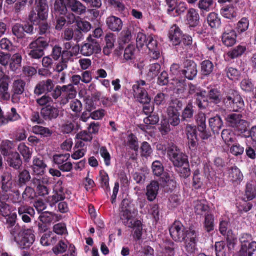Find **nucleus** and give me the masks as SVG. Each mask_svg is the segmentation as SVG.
<instances>
[{
	"label": "nucleus",
	"instance_id": "nucleus-5",
	"mask_svg": "<svg viewBox=\"0 0 256 256\" xmlns=\"http://www.w3.org/2000/svg\"><path fill=\"white\" fill-rule=\"evenodd\" d=\"M241 114H231L227 116L226 120L228 125L234 128L239 134H244L246 132V126H248L247 121L242 120Z\"/></svg>",
	"mask_w": 256,
	"mask_h": 256
},
{
	"label": "nucleus",
	"instance_id": "nucleus-59",
	"mask_svg": "<svg viewBox=\"0 0 256 256\" xmlns=\"http://www.w3.org/2000/svg\"><path fill=\"white\" fill-rule=\"evenodd\" d=\"M80 50V46L74 47L72 50H64L62 53V60L68 64L74 56H76L78 54Z\"/></svg>",
	"mask_w": 256,
	"mask_h": 256
},
{
	"label": "nucleus",
	"instance_id": "nucleus-51",
	"mask_svg": "<svg viewBox=\"0 0 256 256\" xmlns=\"http://www.w3.org/2000/svg\"><path fill=\"white\" fill-rule=\"evenodd\" d=\"M222 138L228 146H230L232 143L236 142V140L235 134L230 130H223L222 132Z\"/></svg>",
	"mask_w": 256,
	"mask_h": 256
},
{
	"label": "nucleus",
	"instance_id": "nucleus-9",
	"mask_svg": "<svg viewBox=\"0 0 256 256\" xmlns=\"http://www.w3.org/2000/svg\"><path fill=\"white\" fill-rule=\"evenodd\" d=\"M196 127L192 124H187L185 129V133L188 140V146L192 151L197 150L198 145Z\"/></svg>",
	"mask_w": 256,
	"mask_h": 256
},
{
	"label": "nucleus",
	"instance_id": "nucleus-16",
	"mask_svg": "<svg viewBox=\"0 0 256 256\" xmlns=\"http://www.w3.org/2000/svg\"><path fill=\"white\" fill-rule=\"evenodd\" d=\"M193 206L196 216H205L212 213L208 202L206 200H200L194 201Z\"/></svg>",
	"mask_w": 256,
	"mask_h": 256
},
{
	"label": "nucleus",
	"instance_id": "nucleus-14",
	"mask_svg": "<svg viewBox=\"0 0 256 256\" xmlns=\"http://www.w3.org/2000/svg\"><path fill=\"white\" fill-rule=\"evenodd\" d=\"M236 31L230 25L226 26L222 36L223 44L226 47H232L236 44Z\"/></svg>",
	"mask_w": 256,
	"mask_h": 256
},
{
	"label": "nucleus",
	"instance_id": "nucleus-3",
	"mask_svg": "<svg viewBox=\"0 0 256 256\" xmlns=\"http://www.w3.org/2000/svg\"><path fill=\"white\" fill-rule=\"evenodd\" d=\"M168 158L174 168L180 166L181 164L188 160V156L174 144H170L166 148Z\"/></svg>",
	"mask_w": 256,
	"mask_h": 256
},
{
	"label": "nucleus",
	"instance_id": "nucleus-29",
	"mask_svg": "<svg viewBox=\"0 0 256 256\" xmlns=\"http://www.w3.org/2000/svg\"><path fill=\"white\" fill-rule=\"evenodd\" d=\"M159 188V184L156 181H152L147 186L146 196L148 201L153 202L156 200L158 194Z\"/></svg>",
	"mask_w": 256,
	"mask_h": 256
},
{
	"label": "nucleus",
	"instance_id": "nucleus-18",
	"mask_svg": "<svg viewBox=\"0 0 256 256\" xmlns=\"http://www.w3.org/2000/svg\"><path fill=\"white\" fill-rule=\"evenodd\" d=\"M184 32L176 24L173 25L168 31V38L173 46H177L182 43Z\"/></svg>",
	"mask_w": 256,
	"mask_h": 256
},
{
	"label": "nucleus",
	"instance_id": "nucleus-49",
	"mask_svg": "<svg viewBox=\"0 0 256 256\" xmlns=\"http://www.w3.org/2000/svg\"><path fill=\"white\" fill-rule=\"evenodd\" d=\"M204 217V220L203 222V226L205 231L207 232H210L214 228V216L212 213L207 214Z\"/></svg>",
	"mask_w": 256,
	"mask_h": 256
},
{
	"label": "nucleus",
	"instance_id": "nucleus-56",
	"mask_svg": "<svg viewBox=\"0 0 256 256\" xmlns=\"http://www.w3.org/2000/svg\"><path fill=\"white\" fill-rule=\"evenodd\" d=\"M62 96H68L69 98H74L76 96L77 92L72 84L60 86Z\"/></svg>",
	"mask_w": 256,
	"mask_h": 256
},
{
	"label": "nucleus",
	"instance_id": "nucleus-39",
	"mask_svg": "<svg viewBox=\"0 0 256 256\" xmlns=\"http://www.w3.org/2000/svg\"><path fill=\"white\" fill-rule=\"evenodd\" d=\"M238 256H256V242H251L241 248Z\"/></svg>",
	"mask_w": 256,
	"mask_h": 256
},
{
	"label": "nucleus",
	"instance_id": "nucleus-30",
	"mask_svg": "<svg viewBox=\"0 0 256 256\" xmlns=\"http://www.w3.org/2000/svg\"><path fill=\"white\" fill-rule=\"evenodd\" d=\"M206 94V90H202L196 95H194L195 104L200 110H206L210 104Z\"/></svg>",
	"mask_w": 256,
	"mask_h": 256
},
{
	"label": "nucleus",
	"instance_id": "nucleus-63",
	"mask_svg": "<svg viewBox=\"0 0 256 256\" xmlns=\"http://www.w3.org/2000/svg\"><path fill=\"white\" fill-rule=\"evenodd\" d=\"M250 25V21L248 18H242L237 24L236 28V32H238L239 34H242L246 32Z\"/></svg>",
	"mask_w": 256,
	"mask_h": 256
},
{
	"label": "nucleus",
	"instance_id": "nucleus-33",
	"mask_svg": "<svg viewBox=\"0 0 256 256\" xmlns=\"http://www.w3.org/2000/svg\"><path fill=\"white\" fill-rule=\"evenodd\" d=\"M209 126L214 134H219L224 124L221 117L216 115L211 118L208 120Z\"/></svg>",
	"mask_w": 256,
	"mask_h": 256
},
{
	"label": "nucleus",
	"instance_id": "nucleus-1",
	"mask_svg": "<svg viewBox=\"0 0 256 256\" xmlns=\"http://www.w3.org/2000/svg\"><path fill=\"white\" fill-rule=\"evenodd\" d=\"M36 11L32 12L29 15L28 20L31 24L35 25H39L40 34H46L50 28V26L46 22H42L46 19L48 16V6L46 0H36Z\"/></svg>",
	"mask_w": 256,
	"mask_h": 256
},
{
	"label": "nucleus",
	"instance_id": "nucleus-6",
	"mask_svg": "<svg viewBox=\"0 0 256 256\" xmlns=\"http://www.w3.org/2000/svg\"><path fill=\"white\" fill-rule=\"evenodd\" d=\"M145 86H146V82L140 80L138 81L132 86L135 99L142 104H148L151 101V98L144 87Z\"/></svg>",
	"mask_w": 256,
	"mask_h": 256
},
{
	"label": "nucleus",
	"instance_id": "nucleus-7",
	"mask_svg": "<svg viewBox=\"0 0 256 256\" xmlns=\"http://www.w3.org/2000/svg\"><path fill=\"white\" fill-rule=\"evenodd\" d=\"M88 42L84 44L80 48V52L82 55L89 56L94 54H99L101 52V48L99 42L94 39L92 36L87 38Z\"/></svg>",
	"mask_w": 256,
	"mask_h": 256
},
{
	"label": "nucleus",
	"instance_id": "nucleus-58",
	"mask_svg": "<svg viewBox=\"0 0 256 256\" xmlns=\"http://www.w3.org/2000/svg\"><path fill=\"white\" fill-rule=\"evenodd\" d=\"M198 232L196 230L194 226H190L186 228L184 234V241H196L198 240Z\"/></svg>",
	"mask_w": 256,
	"mask_h": 256
},
{
	"label": "nucleus",
	"instance_id": "nucleus-22",
	"mask_svg": "<svg viewBox=\"0 0 256 256\" xmlns=\"http://www.w3.org/2000/svg\"><path fill=\"white\" fill-rule=\"evenodd\" d=\"M18 213L24 222L30 223L32 222V218L34 217L35 210L31 206H21L18 208Z\"/></svg>",
	"mask_w": 256,
	"mask_h": 256
},
{
	"label": "nucleus",
	"instance_id": "nucleus-24",
	"mask_svg": "<svg viewBox=\"0 0 256 256\" xmlns=\"http://www.w3.org/2000/svg\"><path fill=\"white\" fill-rule=\"evenodd\" d=\"M50 42V39L48 38L39 37L36 40L32 42L29 45V48L31 50H41L44 52Z\"/></svg>",
	"mask_w": 256,
	"mask_h": 256
},
{
	"label": "nucleus",
	"instance_id": "nucleus-32",
	"mask_svg": "<svg viewBox=\"0 0 256 256\" xmlns=\"http://www.w3.org/2000/svg\"><path fill=\"white\" fill-rule=\"evenodd\" d=\"M68 9L75 14L81 15L86 12V7L76 0H67Z\"/></svg>",
	"mask_w": 256,
	"mask_h": 256
},
{
	"label": "nucleus",
	"instance_id": "nucleus-26",
	"mask_svg": "<svg viewBox=\"0 0 256 256\" xmlns=\"http://www.w3.org/2000/svg\"><path fill=\"white\" fill-rule=\"evenodd\" d=\"M187 24L190 27L195 28L200 24V16L198 10L194 8H190L186 16Z\"/></svg>",
	"mask_w": 256,
	"mask_h": 256
},
{
	"label": "nucleus",
	"instance_id": "nucleus-20",
	"mask_svg": "<svg viewBox=\"0 0 256 256\" xmlns=\"http://www.w3.org/2000/svg\"><path fill=\"white\" fill-rule=\"evenodd\" d=\"M160 253L163 256H176L178 246L170 240H166L160 245Z\"/></svg>",
	"mask_w": 256,
	"mask_h": 256
},
{
	"label": "nucleus",
	"instance_id": "nucleus-12",
	"mask_svg": "<svg viewBox=\"0 0 256 256\" xmlns=\"http://www.w3.org/2000/svg\"><path fill=\"white\" fill-rule=\"evenodd\" d=\"M33 24L28 22L22 24H16L12 28V32L18 39H22L26 36V33L32 34H34Z\"/></svg>",
	"mask_w": 256,
	"mask_h": 256
},
{
	"label": "nucleus",
	"instance_id": "nucleus-17",
	"mask_svg": "<svg viewBox=\"0 0 256 256\" xmlns=\"http://www.w3.org/2000/svg\"><path fill=\"white\" fill-rule=\"evenodd\" d=\"M17 214L13 212L8 216L4 218L2 222L6 225L7 229L9 230L12 236L16 235V233L20 231L21 226L16 224Z\"/></svg>",
	"mask_w": 256,
	"mask_h": 256
},
{
	"label": "nucleus",
	"instance_id": "nucleus-27",
	"mask_svg": "<svg viewBox=\"0 0 256 256\" xmlns=\"http://www.w3.org/2000/svg\"><path fill=\"white\" fill-rule=\"evenodd\" d=\"M106 24L108 28L114 32L120 31L123 26L121 19L115 16L108 17L106 20Z\"/></svg>",
	"mask_w": 256,
	"mask_h": 256
},
{
	"label": "nucleus",
	"instance_id": "nucleus-42",
	"mask_svg": "<svg viewBox=\"0 0 256 256\" xmlns=\"http://www.w3.org/2000/svg\"><path fill=\"white\" fill-rule=\"evenodd\" d=\"M175 170L181 178L186 179L191 174L188 160L181 164L180 166L176 167Z\"/></svg>",
	"mask_w": 256,
	"mask_h": 256
},
{
	"label": "nucleus",
	"instance_id": "nucleus-23",
	"mask_svg": "<svg viewBox=\"0 0 256 256\" xmlns=\"http://www.w3.org/2000/svg\"><path fill=\"white\" fill-rule=\"evenodd\" d=\"M8 166L11 169L20 170L22 167V160L18 152H12L7 158Z\"/></svg>",
	"mask_w": 256,
	"mask_h": 256
},
{
	"label": "nucleus",
	"instance_id": "nucleus-46",
	"mask_svg": "<svg viewBox=\"0 0 256 256\" xmlns=\"http://www.w3.org/2000/svg\"><path fill=\"white\" fill-rule=\"evenodd\" d=\"M99 181L100 186L104 190L106 194L110 191L109 184L110 178L108 173L104 170H100L99 174Z\"/></svg>",
	"mask_w": 256,
	"mask_h": 256
},
{
	"label": "nucleus",
	"instance_id": "nucleus-31",
	"mask_svg": "<svg viewBox=\"0 0 256 256\" xmlns=\"http://www.w3.org/2000/svg\"><path fill=\"white\" fill-rule=\"evenodd\" d=\"M216 3L214 0H200L198 2L197 6L200 9V14L202 15L212 11L216 7Z\"/></svg>",
	"mask_w": 256,
	"mask_h": 256
},
{
	"label": "nucleus",
	"instance_id": "nucleus-19",
	"mask_svg": "<svg viewBox=\"0 0 256 256\" xmlns=\"http://www.w3.org/2000/svg\"><path fill=\"white\" fill-rule=\"evenodd\" d=\"M62 184V181L58 180L55 185L54 189V194L50 198L52 205H54L66 198V194L64 192V188Z\"/></svg>",
	"mask_w": 256,
	"mask_h": 256
},
{
	"label": "nucleus",
	"instance_id": "nucleus-62",
	"mask_svg": "<svg viewBox=\"0 0 256 256\" xmlns=\"http://www.w3.org/2000/svg\"><path fill=\"white\" fill-rule=\"evenodd\" d=\"M136 215V212L134 211L120 210V218L125 226H128L129 222L132 219L134 216Z\"/></svg>",
	"mask_w": 256,
	"mask_h": 256
},
{
	"label": "nucleus",
	"instance_id": "nucleus-40",
	"mask_svg": "<svg viewBox=\"0 0 256 256\" xmlns=\"http://www.w3.org/2000/svg\"><path fill=\"white\" fill-rule=\"evenodd\" d=\"M214 64L210 60H205L200 64V73L204 77L210 76L214 70Z\"/></svg>",
	"mask_w": 256,
	"mask_h": 256
},
{
	"label": "nucleus",
	"instance_id": "nucleus-37",
	"mask_svg": "<svg viewBox=\"0 0 256 256\" xmlns=\"http://www.w3.org/2000/svg\"><path fill=\"white\" fill-rule=\"evenodd\" d=\"M12 180L11 174L3 173L1 176V188L3 192H7L12 188Z\"/></svg>",
	"mask_w": 256,
	"mask_h": 256
},
{
	"label": "nucleus",
	"instance_id": "nucleus-11",
	"mask_svg": "<svg viewBox=\"0 0 256 256\" xmlns=\"http://www.w3.org/2000/svg\"><path fill=\"white\" fill-rule=\"evenodd\" d=\"M60 108L56 105L49 104L40 110V115L46 121H52L57 119L60 114Z\"/></svg>",
	"mask_w": 256,
	"mask_h": 256
},
{
	"label": "nucleus",
	"instance_id": "nucleus-21",
	"mask_svg": "<svg viewBox=\"0 0 256 256\" xmlns=\"http://www.w3.org/2000/svg\"><path fill=\"white\" fill-rule=\"evenodd\" d=\"M206 96L210 104L218 105L221 102L223 103V96H222L221 92L215 86L208 88Z\"/></svg>",
	"mask_w": 256,
	"mask_h": 256
},
{
	"label": "nucleus",
	"instance_id": "nucleus-45",
	"mask_svg": "<svg viewBox=\"0 0 256 256\" xmlns=\"http://www.w3.org/2000/svg\"><path fill=\"white\" fill-rule=\"evenodd\" d=\"M236 10V8L232 5H230L221 8L220 14L224 18L232 20L237 16Z\"/></svg>",
	"mask_w": 256,
	"mask_h": 256
},
{
	"label": "nucleus",
	"instance_id": "nucleus-35",
	"mask_svg": "<svg viewBox=\"0 0 256 256\" xmlns=\"http://www.w3.org/2000/svg\"><path fill=\"white\" fill-rule=\"evenodd\" d=\"M46 167L47 166L43 160L40 158H34L32 169L36 175L42 176L44 174Z\"/></svg>",
	"mask_w": 256,
	"mask_h": 256
},
{
	"label": "nucleus",
	"instance_id": "nucleus-54",
	"mask_svg": "<svg viewBox=\"0 0 256 256\" xmlns=\"http://www.w3.org/2000/svg\"><path fill=\"white\" fill-rule=\"evenodd\" d=\"M230 178L233 183H240L244 178V176L240 170L236 166L232 168L230 172Z\"/></svg>",
	"mask_w": 256,
	"mask_h": 256
},
{
	"label": "nucleus",
	"instance_id": "nucleus-15",
	"mask_svg": "<svg viewBox=\"0 0 256 256\" xmlns=\"http://www.w3.org/2000/svg\"><path fill=\"white\" fill-rule=\"evenodd\" d=\"M181 74L190 80H194L198 74L197 64L193 60H187L184 62V69Z\"/></svg>",
	"mask_w": 256,
	"mask_h": 256
},
{
	"label": "nucleus",
	"instance_id": "nucleus-60",
	"mask_svg": "<svg viewBox=\"0 0 256 256\" xmlns=\"http://www.w3.org/2000/svg\"><path fill=\"white\" fill-rule=\"evenodd\" d=\"M246 51V47L238 46L229 51L227 55L231 59H235L241 56Z\"/></svg>",
	"mask_w": 256,
	"mask_h": 256
},
{
	"label": "nucleus",
	"instance_id": "nucleus-44",
	"mask_svg": "<svg viewBox=\"0 0 256 256\" xmlns=\"http://www.w3.org/2000/svg\"><path fill=\"white\" fill-rule=\"evenodd\" d=\"M233 244L230 241L228 240V246L224 242L222 241L216 242L215 244V250L216 256H226L227 248H230V246Z\"/></svg>",
	"mask_w": 256,
	"mask_h": 256
},
{
	"label": "nucleus",
	"instance_id": "nucleus-4",
	"mask_svg": "<svg viewBox=\"0 0 256 256\" xmlns=\"http://www.w3.org/2000/svg\"><path fill=\"white\" fill-rule=\"evenodd\" d=\"M12 236L14 241L22 249L29 248L35 241V236L30 229L23 230L20 228V231Z\"/></svg>",
	"mask_w": 256,
	"mask_h": 256
},
{
	"label": "nucleus",
	"instance_id": "nucleus-34",
	"mask_svg": "<svg viewBox=\"0 0 256 256\" xmlns=\"http://www.w3.org/2000/svg\"><path fill=\"white\" fill-rule=\"evenodd\" d=\"M206 22L212 29L217 30L222 25L221 18L218 14L212 12L210 13L206 18Z\"/></svg>",
	"mask_w": 256,
	"mask_h": 256
},
{
	"label": "nucleus",
	"instance_id": "nucleus-48",
	"mask_svg": "<svg viewBox=\"0 0 256 256\" xmlns=\"http://www.w3.org/2000/svg\"><path fill=\"white\" fill-rule=\"evenodd\" d=\"M20 119H21V116L18 114L16 108H12L11 112L8 113L6 117L4 116L0 126L8 124L9 122H15Z\"/></svg>",
	"mask_w": 256,
	"mask_h": 256
},
{
	"label": "nucleus",
	"instance_id": "nucleus-55",
	"mask_svg": "<svg viewBox=\"0 0 256 256\" xmlns=\"http://www.w3.org/2000/svg\"><path fill=\"white\" fill-rule=\"evenodd\" d=\"M9 80H4L0 84V100H8L10 95L8 92Z\"/></svg>",
	"mask_w": 256,
	"mask_h": 256
},
{
	"label": "nucleus",
	"instance_id": "nucleus-2",
	"mask_svg": "<svg viewBox=\"0 0 256 256\" xmlns=\"http://www.w3.org/2000/svg\"><path fill=\"white\" fill-rule=\"evenodd\" d=\"M223 106L230 111L241 112L244 108V102L242 96L237 92L226 94L223 96Z\"/></svg>",
	"mask_w": 256,
	"mask_h": 256
},
{
	"label": "nucleus",
	"instance_id": "nucleus-52",
	"mask_svg": "<svg viewBox=\"0 0 256 256\" xmlns=\"http://www.w3.org/2000/svg\"><path fill=\"white\" fill-rule=\"evenodd\" d=\"M167 114L168 116V122L170 125L173 126H176L179 125L181 122V119H180V112L167 109Z\"/></svg>",
	"mask_w": 256,
	"mask_h": 256
},
{
	"label": "nucleus",
	"instance_id": "nucleus-57",
	"mask_svg": "<svg viewBox=\"0 0 256 256\" xmlns=\"http://www.w3.org/2000/svg\"><path fill=\"white\" fill-rule=\"evenodd\" d=\"M57 241V236L50 232L42 236L40 240V243L44 246H49L55 244Z\"/></svg>",
	"mask_w": 256,
	"mask_h": 256
},
{
	"label": "nucleus",
	"instance_id": "nucleus-50",
	"mask_svg": "<svg viewBox=\"0 0 256 256\" xmlns=\"http://www.w3.org/2000/svg\"><path fill=\"white\" fill-rule=\"evenodd\" d=\"M22 57L20 54H14L10 58V67L13 72H16L22 66Z\"/></svg>",
	"mask_w": 256,
	"mask_h": 256
},
{
	"label": "nucleus",
	"instance_id": "nucleus-28",
	"mask_svg": "<svg viewBox=\"0 0 256 256\" xmlns=\"http://www.w3.org/2000/svg\"><path fill=\"white\" fill-rule=\"evenodd\" d=\"M194 110L192 103H188L184 108L181 116V122L184 125L191 122L194 118Z\"/></svg>",
	"mask_w": 256,
	"mask_h": 256
},
{
	"label": "nucleus",
	"instance_id": "nucleus-41",
	"mask_svg": "<svg viewBox=\"0 0 256 256\" xmlns=\"http://www.w3.org/2000/svg\"><path fill=\"white\" fill-rule=\"evenodd\" d=\"M137 52V48L134 45L129 44L124 50V60L132 62L136 58V53Z\"/></svg>",
	"mask_w": 256,
	"mask_h": 256
},
{
	"label": "nucleus",
	"instance_id": "nucleus-43",
	"mask_svg": "<svg viewBox=\"0 0 256 256\" xmlns=\"http://www.w3.org/2000/svg\"><path fill=\"white\" fill-rule=\"evenodd\" d=\"M67 0H56L54 10L56 15H66L68 9Z\"/></svg>",
	"mask_w": 256,
	"mask_h": 256
},
{
	"label": "nucleus",
	"instance_id": "nucleus-13",
	"mask_svg": "<svg viewBox=\"0 0 256 256\" xmlns=\"http://www.w3.org/2000/svg\"><path fill=\"white\" fill-rule=\"evenodd\" d=\"M186 228L180 221H176L170 228L169 231L172 240L176 242H182L184 240Z\"/></svg>",
	"mask_w": 256,
	"mask_h": 256
},
{
	"label": "nucleus",
	"instance_id": "nucleus-10",
	"mask_svg": "<svg viewBox=\"0 0 256 256\" xmlns=\"http://www.w3.org/2000/svg\"><path fill=\"white\" fill-rule=\"evenodd\" d=\"M70 158L69 154H56L53 156V161L58 166V168L62 172H70L73 168L71 162H68Z\"/></svg>",
	"mask_w": 256,
	"mask_h": 256
},
{
	"label": "nucleus",
	"instance_id": "nucleus-64",
	"mask_svg": "<svg viewBox=\"0 0 256 256\" xmlns=\"http://www.w3.org/2000/svg\"><path fill=\"white\" fill-rule=\"evenodd\" d=\"M224 72L226 74L227 77L232 80H238L241 76V72L240 70L232 67L226 68Z\"/></svg>",
	"mask_w": 256,
	"mask_h": 256
},
{
	"label": "nucleus",
	"instance_id": "nucleus-25",
	"mask_svg": "<svg viewBox=\"0 0 256 256\" xmlns=\"http://www.w3.org/2000/svg\"><path fill=\"white\" fill-rule=\"evenodd\" d=\"M160 121V117L158 114L154 113L149 114V116L144 118V124H140L138 128L144 132L152 129L151 125H156Z\"/></svg>",
	"mask_w": 256,
	"mask_h": 256
},
{
	"label": "nucleus",
	"instance_id": "nucleus-61",
	"mask_svg": "<svg viewBox=\"0 0 256 256\" xmlns=\"http://www.w3.org/2000/svg\"><path fill=\"white\" fill-rule=\"evenodd\" d=\"M18 178V184L20 187H22L30 181L31 176L29 172L24 170L20 172Z\"/></svg>",
	"mask_w": 256,
	"mask_h": 256
},
{
	"label": "nucleus",
	"instance_id": "nucleus-47",
	"mask_svg": "<svg viewBox=\"0 0 256 256\" xmlns=\"http://www.w3.org/2000/svg\"><path fill=\"white\" fill-rule=\"evenodd\" d=\"M18 152L23 156L24 162L26 163L28 162L32 156V150L27 146L25 144H20L18 148Z\"/></svg>",
	"mask_w": 256,
	"mask_h": 256
},
{
	"label": "nucleus",
	"instance_id": "nucleus-36",
	"mask_svg": "<svg viewBox=\"0 0 256 256\" xmlns=\"http://www.w3.org/2000/svg\"><path fill=\"white\" fill-rule=\"evenodd\" d=\"M128 226L134 230L132 236L135 240L138 241L142 239V222L140 220H136L134 222L131 221Z\"/></svg>",
	"mask_w": 256,
	"mask_h": 256
},
{
	"label": "nucleus",
	"instance_id": "nucleus-8",
	"mask_svg": "<svg viewBox=\"0 0 256 256\" xmlns=\"http://www.w3.org/2000/svg\"><path fill=\"white\" fill-rule=\"evenodd\" d=\"M206 115L203 112H200L196 116V122L197 130L199 132V136L202 140H208L212 136L211 133L206 128Z\"/></svg>",
	"mask_w": 256,
	"mask_h": 256
},
{
	"label": "nucleus",
	"instance_id": "nucleus-38",
	"mask_svg": "<svg viewBox=\"0 0 256 256\" xmlns=\"http://www.w3.org/2000/svg\"><path fill=\"white\" fill-rule=\"evenodd\" d=\"M26 86V82L24 80L20 79L15 80L12 84V98H14L16 96L22 94L25 91Z\"/></svg>",
	"mask_w": 256,
	"mask_h": 256
},
{
	"label": "nucleus",
	"instance_id": "nucleus-53",
	"mask_svg": "<svg viewBox=\"0 0 256 256\" xmlns=\"http://www.w3.org/2000/svg\"><path fill=\"white\" fill-rule=\"evenodd\" d=\"M32 132L36 134L40 135L42 137L48 138L52 134V131L49 128L40 126H35L32 128Z\"/></svg>",
	"mask_w": 256,
	"mask_h": 256
}]
</instances>
